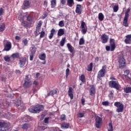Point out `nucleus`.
I'll return each mask as SVG.
<instances>
[{
  "label": "nucleus",
  "instance_id": "nucleus-62",
  "mask_svg": "<svg viewBox=\"0 0 131 131\" xmlns=\"http://www.w3.org/2000/svg\"><path fill=\"white\" fill-rule=\"evenodd\" d=\"M41 128H42V129H46V127L43 126H42Z\"/></svg>",
  "mask_w": 131,
  "mask_h": 131
},
{
  "label": "nucleus",
  "instance_id": "nucleus-42",
  "mask_svg": "<svg viewBox=\"0 0 131 131\" xmlns=\"http://www.w3.org/2000/svg\"><path fill=\"white\" fill-rule=\"evenodd\" d=\"M70 73V70L68 68L66 70V78H68V76L69 75Z\"/></svg>",
  "mask_w": 131,
  "mask_h": 131
},
{
  "label": "nucleus",
  "instance_id": "nucleus-35",
  "mask_svg": "<svg viewBox=\"0 0 131 131\" xmlns=\"http://www.w3.org/2000/svg\"><path fill=\"white\" fill-rule=\"evenodd\" d=\"M129 12H130V9L128 8L125 13V17H129V15L128 14Z\"/></svg>",
  "mask_w": 131,
  "mask_h": 131
},
{
  "label": "nucleus",
  "instance_id": "nucleus-54",
  "mask_svg": "<svg viewBox=\"0 0 131 131\" xmlns=\"http://www.w3.org/2000/svg\"><path fill=\"white\" fill-rule=\"evenodd\" d=\"M4 14V9L1 8H0V16H2Z\"/></svg>",
  "mask_w": 131,
  "mask_h": 131
},
{
  "label": "nucleus",
  "instance_id": "nucleus-26",
  "mask_svg": "<svg viewBox=\"0 0 131 131\" xmlns=\"http://www.w3.org/2000/svg\"><path fill=\"white\" fill-rule=\"evenodd\" d=\"M64 34V30L63 29H60L58 30L57 35L58 36H62Z\"/></svg>",
  "mask_w": 131,
  "mask_h": 131
},
{
  "label": "nucleus",
  "instance_id": "nucleus-27",
  "mask_svg": "<svg viewBox=\"0 0 131 131\" xmlns=\"http://www.w3.org/2000/svg\"><path fill=\"white\" fill-rule=\"evenodd\" d=\"M65 41H66V37H63L60 41V47H64L65 45Z\"/></svg>",
  "mask_w": 131,
  "mask_h": 131
},
{
  "label": "nucleus",
  "instance_id": "nucleus-48",
  "mask_svg": "<svg viewBox=\"0 0 131 131\" xmlns=\"http://www.w3.org/2000/svg\"><path fill=\"white\" fill-rule=\"evenodd\" d=\"M4 60L6 62H10V57H9L8 56L4 57Z\"/></svg>",
  "mask_w": 131,
  "mask_h": 131
},
{
  "label": "nucleus",
  "instance_id": "nucleus-59",
  "mask_svg": "<svg viewBox=\"0 0 131 131\" xmlns=\"http://www.w3.org/2000/svg\"><path fill=\"white\" fill-rule=\"evenodd\" d=\"M61 5H65L66 0H61Z\"/></svg>",
  "mask_w": 131,
  "mask_h": 131
},
{
  "label": "nucleus",
  "instance_id": "nucleus-15",
  "mask_svg": "<svg viewBox=\"0 0 131 131\" xmlns=\"http://www.w3.org/2000/svg\"><path fill=\"white\" fill-rule=\"evenodd\" d=\"M119 62L120 65H122V64H123V66L125 65V59H124V58H123V54H121V56L119 58Z\"/></svg>",
  "mask_w": 131,
  "mask_h": 131
},
{
  "label": "nucleus",
  "instance_id": "nucleus-60",
  "mask_svg": "<svg viewBox=\"0 0 131 131\" xmlns=\"http://www.w3.org/2000/svg\"><path fill=\"white\" fill-rule=\"evenodd\" d=\"M15 39H16L17 40H20V37L16 36H15Z\"/></svg>",
  "mask_w": 131,
  "mask_h": 131
},
{
  "label": "nucleus",
  "instance_id": "nucleus-5",
  "mask_svg": "<svg viewBox=\"0 0 131 131\" xmlns=\"http://www.w3.org/2000/svg\"><path fill=\"white\" fill-rule=\"evenodd\" d=\"M114 106L117 107L116 111L118 113H120L123 112L124 106L123 104L120 103V102H116L114 103Z\"/></svg>",
  "mask_w": 131,
  "mask_h": 131
},
{
  "label": "nucleus",
  "instance_id": "nucleus-16",
  "mask_svg": "<svg viewBox=\"0 0 131 131\" xmlns=\"http://www.w3.org/2000/svg\"><path fill=\"white\" fill-rule=\"evenodd\" d=\"M36 48L34 46V45L32 44L31 45V47L30 48V51L31 52V54H34L36 53Z\"/></svg>",
  "mask_w": 131,
  "mask_h": 131
},
{
  "label": "nucleus",
  "instance_id": "nucleus-43",
  "mask_svg": "<svg viewBox=\"0 0 131 131\" xmlns=\"http://www.w3.org/2000/svg\"><path fill=\"white\" fill-rule=\"evenodd\" d=\"M50 119H51V117H50L46 118L44 119V122H45V123H49V120H50Z\"/></svg>",
  "mask_w": 131,
  "mask_h": 131
},
{
  "label": "nucleus",
  "instance_id": "nucleus-25",
  "mask_svg": "<svg viewBox=\"0 0 131 131\" xmlns=\"http://www.w3.org/2000/svg\"><path fill=\"white\" fill-rule=\"evenodd\" d=\"M6 28V24L5 23H2L0 24V32H3Z\"/></svg>",
  "mask_w": 131,
  "mask_h": 131
},
{
  "label": "nucleus",
  "instance_id": "nucleus-49",
  "mask_svg": "<svg viewBox=\"0 0 131 131\" xmlns=\"http://www.w3.org/2000/svg\"><path fill=\"white\" fill-rule=\"evenodd\" d=\"M60 119L61 120H65V119H66V116L65 115H61Z\"/></svg>",
  "mask_w": 131,
  "mask_h": 131
},
{
  "label": "nucleus",
  "instance_id": "nucleus-2",
  "mask_svg": "<svg viewBox=\"0 0 131 131\" xmlns=\"http://www.w3.org/2000/svg\"><path fill=\"white\" fill-rule=\"evenodd\" d=\"M107 69V67L106 66H103L102 69L98 72L97 75V80L100 81V79L102 78V77H104L105 75H106V70Z\"/></svg>",
  "mask_w": 131,
  "mask_h": 131
},
{
  "label": "nucleus",
  "instance_id": "nucleus-17",
  "mask_svg": "<svg viewBox=\"0 0 131 131\" xmlns=\"http://www.w3.org/2000/svg\"><path fill=\"white\" fill-rule=\"evenodd\" d=\"M128 20V17L126 16H124L123 21V25L125 26V27H128V24L127 21Z\"/></svg>",
  "mask_w": 131,
  "mask_h": 131
},
{
  "label": "nucleus",
  "instance_id": "nucleus-33",
  "mask_svg": "<svg viewBox=\"0 0 131 131\" xmlns=\"http://www.w3.org/2000/svg\"><path fill=\"white\" fill-rule=\"evenodd\" d=\"M88 71L91 72L92 70H93V63H90L89 66H88Z\"/></svg>",
  "mask_w": 131,
  "mask_h": 131
},
{
  "label": "nucleus",
  "instance_id": "nucleus-34",
  "mask_svg": "<svg viewBox=\"0 0 131 131\" xmlns=\"http://www.w3.org/2000/svg\"><path fill=\"white\" fill-rule=\"evenodd\" d=\"M108 131H113V126L112 125V122L110 123L108 125Z\"/></svg>",
  "mask_w": 131,
  "mask_h": 131
},
{
  "label": "nucleus",
  "instance_id": "nucleus-8",
  "mask_svg": "<svg viewBox=\"0 0 131 131\" xmlns=\"http://www.w3.org/2000/svg\"><path fill=\"white\" fill-rule=\"evenodd\" d=\"M81 29L82 34H85L88 32V27L85 23L83 21H81Z\"/></svg>",
  "mask_w": 131,
  "mask_h": 131
},
{
  "label": "nucleus",
  "instance_id": "nucleus-50",
  "mask_svg": "<svg viewBox=\"0 0 131 131\" xmlns=\"http://www.w3.org/2000/svg\"><path fill=\"white\" fill-rule=\"evenodd\" d=\"M34 56V54H33L31 53L30 54V61H33V60Z\"/></svg>",
  "mask_w": 131,
  "mask_h": 131
},
{
  "label": "nucleus",
  "instance_id": "nucleus-47",
  "mask_svg": "<svg viewBox=\"0 0 131 131\" xmlns=\"http://www.w3.org/2000/svg\"><path fill=\"white\" fill-rule=\"evenodd\" d=\"M113 95H114V91H110V94H109V97L110 98H113Z\"/></svg>",
  "mask_w": 131,
  "mask_h": 131
},
{
  "label": "nucleus",
  "instance_id": "nucleus-38",
  "mask_svg": "<svg viewBox=\"0 0 131 131\" xmlns=\"http://www.w3.org/2000/svg\"><path fill=\"white\" fill-rule=\"evenodd\" d=\"M40 34V38H42V37H45V35H46V32L45 31H41L39 33Z\"/></svg>",
  "mask_w": 131,
  "mask_h": 131
},
{
  "label": "nucleus",
  "instance_id": "nucleus-13",
  "mask_svg": "<svg viewBox=\"0 0 131 131\" xmlns=\"http://www.w3.org/2000/svg\"><path fill=\"white\" fill-rule=\"evenodd\" d=\"M68 95L70 97L71 100H73V97L74 95L73 94V89L70 87L68 91Z\"/></svg>",
  "mask_w": 131,
  "mask_h": 131
},
{
  "label": "nucleus",
  "instance_id": "nucleus-19",
  "mask_svg": "<svg viewBox=\"0 0 131 131\" xmlns=\"http://www.w3.org/2000/svg\"><path fill=\"white\" fill-rule=\"evenodd\" d=\"M125 43H130L131 42V35L126 36V39L124 40Z\"/></svg>",
  "mask_w": 131,
  "mask_h": 131
},
{
  "label": "nucleus",
  "instance_id": "nucleus-21",
  "mask_svg": "<svg viewBox=\"0 0 131 131\" xmlns=\"http://www.w3.org/2000/svg\"><path fill=\"white\" fill-rule=\"evenodd\" d=\"M11 58L13 59H18L20 58V53H15L11 55Z\"/></svg>",
  "mask_w": 131,
  "mask_h": 131
},
{
  "label": "nucleus",
  "instance_id": "nucleus-11",
  "mask_svg": "<svg viewBox=\"0 0 131 131\" xmlns=\"http://www.w3.org/2000/svg\"><path fill=\"white\" fill-rule=\"evenodd\" d=\"M82 6L80 4H77L76 7V10L75 12L77 14H79L80 15L81 12H82Z\"/></svg>",
  "mask_w": 131,
  "mask_h": 131
},
{
  "label": "nucleus",
  "instance_id": "nucleus-3",
  "mask_svg": "<svg viewBox=\"0 0 131 131\" xmlns=\"http://www.w3.org/2000/svg\"><path fill=\"white\" fill-rule=\"evenodd\" d=\"M110 43L111 47L109 46H106L105 47V49L107 51H111V52H113V51L115 50V48H116V46H115V42L114 41V39L111 38L110 40Z\"/></svg>",
  "mask_w": 131,
  "mask_h": 131
},
{
  "label": "nucleus",
  "instance_id": "nucleus-6",
  "mask_svg": "<svg viewBox=\"0 0 131 131\" xmlns=\"http://www.w3.org/2000/svg\"><path fill=\"white\" fill-rule=\"evenodd\" d=\"M4 51H6V52H8V51H10V50L12 49V43L9 40H5L4 41Z\"/></svg>",
  "mask_w": 131,
  "mask_h": 131
},
{
  "label": "nucleus",
  "instance_id": "nucleus-45",
  "mask_svg": "<svg viewBox=\"0 0 131 131\" xmlns=\"http://www.w3.org/2000/svg\"><path fill=\"white\" fill-rule=\"evenodd\" d=\"M21 25H23V26H27L28 25V23L26 21L23 20L21 22Z\"/></svg>",
  "mask_w": 131,
  "mask_h": 131
},
{
  "label": "nucleus",
  "instance_id": "nucleus-56",
  "mask_svg": "<svg viewBox=\"0 0 131 131\" xmlns=\"http://www.w3.org/2000/svg\"><path fill=\"white\" fill-rule=\"evenodd\" d=\"M39 29H40V27H36V32L37 33V32H39Z\"/></svg>",
  "mask_w": 131,
  "mask_h": 131
},
{
  "label": "nucleus",
  "instance_id": "nucleus-52",
  "mask_svg": "<svg viewBox=\"0 0 131 131\" xmlns=\"http://www.w3.org/2000/svg\"><path fill=\"white\" fill-rule=\"evenodd\" d=\"M85 102V99L83 98V97H82L81 98V104L82 105H84V103Z\"/></svg>",
  "mask_w": 131,
  "mask_h": 131
},
{
  "label": "nucleus",
  "instance_id": "nucleus-30",
  "mask_svg": "<svg viewBox=\"0 0 131 131\" xmlns=\"http://www.w3.org/2000/svg\"><path fill=\"white\" fill-rule=\"evenodd\" d=\"M68 5L69 7H72L74 5V1L73 0H68Z\"/></svg>",
  "mask_w": 131,
  "mask_h": 131
},
{
  "label": "nucleus",
  "instance_id": "nucleus-39",
  "mask_svg": "<svg viewBox=\"0 0 131 131\" xmlns=\"http://www.w3.org/2000/svg\"><path fill=\"white\" fill-rule=\"evenodd\" d=\"M118 9H119L118 6L115 5L113 7L114 12H115V13H116V12L118 11Z\"/></svg>",
  "mask_w": 131,
  "mask_h": 131
},
{
  "label": "nucleus",
  "instance_id": "nucleus-57",
  "mask_svg": "<svg viewBox=\"0 0 131 131\" xmlns=\"http://www.w3.org/2000/svg\"><path fill=\"white\" fill-rule=\"evenodd\" d=\"M33 84L35 85H38V82L37 81H34Z\"/></svg>",
  "mask_w": 131,
  "mask_h": 131
},
{
  "label": "nucleus",
  "instance_id": "nucleus-36",
  "mask_svg": "<svg viewBox=\"0 0 131 131\" xmlns=\"http://www.w3.org/2000/svg\"><path fill=\"white\" fill-rule=\"evenodd\" d=\"M24 6L25 7H29V0H25L24 3Z\"/></svg>",
  "mask_w": 131,
  "mask_h": 131
},
{
  "label": "nucleus",
  "instance_id": "nucleus-29",
  "mask_svg": "<svg viewBox=\"0 0 131 131\" xmlns=\"http://www.w3.org/2000/svg\"><path fill=\"white\" fill-rule=\"evenodd\" d=\"M98 19L99 21H103L104 20V15L102 13H99L98 14Z\"/></svg>",
  "mask_w": 131,
  "mask_h": 131
},
{
  "label": "nucleus",
  "instance_id": "nucleus-10",
  "mask_svg": "<svg viewBox=\"0 0 131 131\" xmlns=\"http://www.w3.org/2000/svg\"><path fill=\"white\" fill-rule=\"evenodd\" d=\"M101 39L102 43H107L108 39H109V36L105 34H103L101 36Z\"/></svg>",
  "mask_w": 131,
  "mask_h": 131
},
{
  "label": "nucleus",
  "instance_id": "nucleus-7",
  "mask_svg": "<svg viewBox=\"0 0 131 131\" xmlns=\"http://www.w3.org/2000/svg\"><path fill=\"white\" fill-rule=\"evenodd\" d=\"M31 84H32L31 80L29 79V77H28V75L26 76L25 79V83L23 84L25 88H29V86H30Z\"/></svg>",
  "mask_w": 131,
  "mask_h": 131
},
{
  "label": "nucleus",
  "instance_id": "nucleus-28",
  "mask_svg": "<svg viewBox=\"0 0 131 131\" xmlns=\"http://www.w3.org/2000/svg\"><path fill=\"white\" fill-rule=\"evenodd\" d=\"M124 91L126 94H129L131 93V87H126L124 89Z\"/></svg>",
  "mask_w": 131,
  "mask_h": 131
},
{
  "label": "nucleus",
  "instance_id": "nucleus-32",
  "mask_svg": "<svg viewBox=\"0 0 131 131\" xmlns=\"http://www.w3.org/2000/svg\"><path fill=\"white\" fill-rule=\"evenodd\" d=\"M85 42L84 39L83 38H81L79 41V46H82Z\"/></svg>",
  "mask_w": 131,
  "mask_h": 131
},
{
  "label": "nucleus",
  "instance_id": "nucleus-61",
  "mask_svg": "<svg viewBox=\"0 0 131 131\" xmlns=\"http://www.w3.org/2000/svg\"><path fill=\"white\" fill-rule=\"evenodd\" d=\"M39 75H40V74L38 73H36V77L37 78H38V76H39Z\"/></svg>",
  "mask_w": 131,
  "mask_h": 131
},
{
  "label": "nucleus",
  "instance_id": "nucleus-44",
  "mask_svg": "<svg viewBox=\"0 0 131 131\" xmlns=\"http://www.w3.org/2000/svg\"><path fill=\"white\" fill-rule=\"evenodd\" d=\"M28 127H29V125H28V124H25L23 126V129H27Z\"/></svg>",
  "mask_w": 131,
  "mask_h": 131
},
{
  "label": "nucleus",
  "instance_id": "nucleus-41",
  "mask_svg": "<svg viewBox=\"0 0 131 131\" xmlns=\"http://www.w3.org/2000/svg\"><path fill=\"white\" fill-rule=\"evenodd\" d=\"M23 42L24 46H27V45H28V40H27L26 38L24 39L23 40Z\"/></svg>",
  "mask_w": 131,
  "mask_h": 131
},
{
  "label": "nucleus",
  "instance_id": "nucleus-20",
  "mask_svg": "<svg viewBox=\"0 0 131 131\" xmlns=\"http://www.w3.org/2000/svg\"><path fill=\"white\" fill-rule=\"evenodd\" d=\"M46 57L47 56L46 55L45 53L41 54L38 56L39 59H40V60H41L42 61H46Z\"/></svg>",
  "mask_w": 131,
  "mask_h": 131
},
{
  "label": "nucleus",
  "instance_id": "nucleus-64",
  "mask_svg": "<svg viewBox=\"0 0 131 131\" xmlns=\"http://www.w3.org/2000/svg\"><path fill=\"white\" fill-rule=\"evenodd\" d=\"M44 5H48V2H47L46 1L44 2Z\"/></svg>",
  "mask_w": 131,
  "mask_h": 131
},
{
  "label": "nucleus",
  "instance_id": "nucleus-22",
  "mask_svg": "<svg viewBox=\"0 0 131 131\" xmlns=\"http://www.w3.org/2000/svg\"><path fill=\"white\" fill-rule=\"evenodd\" d=\"M55 32H56V30H55L54 29H52L51 30V33L49 36V38L50 39H52L53 38V37L54 36V34H55Z\"/></svg>",
  "mask_w": 131,
  "mask_h": 131
},
{
  "label": "nucleus",
  "instance_id": "nucleus-9",
  "mask_svg": "<svg viewBox=\"0 0 131 131\" xmlns=\"http://www.w3.org/2000/svg\"><path fill=\"white\" fill-rule=\"evenodd\" d=\"M101 123H102V118L99 116L96 118V126L97 128L101 127Z\"/></svg>",
  "mask_w": 131,
  "mask_h": 131
},
{
  "label": "nucleus",
  "instance_id": "nucleus-63",
  "mask_svg": "<svg viewBox=\"0 0 131 131\" xmlns=\"http://www.w3.org/2000/svg\"><path fill=\"white\" fill-rule=\"evenodd\" d=\"M43 61L42 62V64H43V65H45L46 64V60H43Z\"/></svg>",
  "mask_w": 131,
  "mask_h": 131
},
{
  "label": "nucleus",
  "instance_id": "nucleus-24",
  "mask_svg": "<svg viewBox=\"0 0 131 131\" xmlns=\"http://www.w3.org/2000/svg\"><path fill=\"white\" fill-rule=\"evenodd\" d=\"M56 5H57L56 0H51V8L52 9H54V8H55V7H56Z\"/></svg>",
  "mask_w": 131,
  "mask_h": 131
},
{
  "label": "nucleus",
  "instance_id": "nucleus-46",
  "mask_svg": "<svg viewBox=\"0 0 131 131\" xmlns=\"http://www.w3.org/2000/svg\"><path fill=\"white\" fill-rule=\"evenodd\" d=\"M102 104L103 106H109V102L108 101H103Z\"/></svg>",
  "mask_w": 131,
  "mask_h": 131
},
{
  "label": "nucleus",
  "instance_id": "nucleus-1",
  "mask_svg": "<svg viewBox=\"0 0 131 131\" xmlns=\"http://www.w3.org/2000/svg\"><path fill=\"white\" fill-rule=\"evenodd\" d=\"M43 109V106L42 105H33L29 108V111L31 113H39Z\"/></svg>",
  "mask_w": 131,
  "mask_h": 131
},
{
  "label": "nucleus",
  "instance_id": "nucleus-51",
  "mask_svg": "<svg viewBox=\"0 0 131 131\" xmlns=\"http://www.w3.org/2000/svg\"><path fill=\"white\" fill-rule=\"evenodd\" d=\"M110 79H111V81H115L116 80H117V79L116 78H115V77L112 76L110 78Z\"/></svg>",
  "mask_w": 131,
  "mask_h": 131
},
{
  "label": "nucleus",
  "instance_id": "nucleus-14",
  "mask_svg": "<svg viewBox=\"0 0 131 131\" xmlns=\"http://www.w3.org/2000/svg\"><path fill=\"white\" fill-rule=\"evenodd\" d=\"M26 64V58L22 57L19 60V65L20 67H23Z\"/></svg>",
  "mask_w": 131,
  "mask_h": 131
},
{
  "label": "nucleus",
  "instance_id": "nucleus-12",
  "mask_svg": "<svg viewBox=\"0 0 131 131\" xmlns=\"http://www.w3.org/2000/svg\"><path fill=\"white\" fill-rule=\"evenodd\" d=\"M89 91L91 96H94L96 94V88L93 85H91L89 87Z\"/></svg>",
  "mask_w": 131,
  "mask_h": 131
},
{
  "label": "nucleus",
  "instance_id": "nucleus-53",
  "mask_svg": "<svg viewBox=\"0 0 131 131\" xmlns=\"http://www.w3.org/2000/svg\"><path fill=\"white\" fill-rule=\"evenodd\" d=\"M27 20L28 21H29V22H32V17L28 16L27 17Z\"/></svg>",
  "mask_w": 131,
  "mask_h": 131
},
{
  "label": "nucleus",
  "instance_id": "nucleus-40",
  "mask_svg": "<svg viewBox=\"0 0 131 131\" xmlns=\"http://www.w3.org/2000/svg\"><path fill=\"white\" fill-rule=\"evenodd\" d=\"M58 25L60 27H64V20H61L59 22Z\"/></svg>",
  "mask_w": 131,
  "mask_h": 131
},
{
  "label": "nucleus",
  "instance_id": "nucleus-4",
  "mask_svg": "<svg viewBox=\"0 0 131 131\" xmlns=\"http://www.w3.org/2000/svg\"><path fill=\"white\" fill-rule=\"evenodd\" d=\"M108 85L110 88L113 89H116L117 91H119V89H120V85L119 84V82L118 81H110L108 83Z\"/></svg>",
  "mask_w": 131,
  "mask_h": 131
},
{
  "label": "nucleus",
  "instance_id": "nucleus-23",
  "mask_svg": "<svg viewBox=\"0 0 131 131\" xmlns=\"http://www.w3.org/2000/svg\"><path fill=\"white\" fill-rule=\"evenodd\" d=\"M70 124L68 123H63L61 124V128H69Z\"/></svg>",
  "mask_w": 131,
  "mask_h": 131
},
{
  "label": "nucleus",
  "instance_id": "nucleus-55",
  "mask_svg": "<svg viewBox=\"0 0 131 131\" xmlns=\"http://www.w3.org/2000/svg\"><path fill=\"white\" fill-rule=\"evenodd\" d=\"M42 24V23L41 21H39L38 23V25L37 26V27H41V25Z\"/></svg>",
  "mask_w": 131,
  "mask_h": 131
},
{
  "label": "nucleus",
  "instance_id": "nucleus-58",
  "mask_svg": "<svg viewBox=\"0 0 131 131\" xmlns=\"http://www.w3.org/2000/svg\"><path fill=\"white\" fill-rule=\"evenodd\" d=\"M98 61H99V57H96L95 58V62H96V63H97V62Z\"/></svg>",
  "mask_w": 131,
  "mask_h": 131
},
{
  "label": "nucleus",
  "instance_id": "nucleus-31",
  "mask_svg": "<svg viewBox=\"0 0 131 131\" xmlns=\"http://www.w3.org/2000/svg\"><path fill=\"white\" fill-rule=\"evenodd\" d=\"M79 79L82 82H85V77L84 75H81V76L79 77Z\"/></svg>",
  "mask_w": 131,
  "mask_h": 131
},
{
  "label": "nucleus",
  "instance_id": "nucleus-37",
  "mask_svg": "<svg viewBox=\"0 0 131 131\" xmlns=\"http://www.w3.org/2000/svg\"><path fill=\"white\" fill-rule=\"evenodd\" d=\"M78 117L79 118H82V117H84V113H79L77 115Z\"/></svg>",
  "mask_w": 131,
  "mask_h": 131
},
{
  "label": "nucleus",
  "instance_id": "nucleus-18",
  "mask_svg": "<svg viewBox=\"0 0 131 131\" xmlns=\"http://www.w3.org/2000/svg\"><path fill=\"white\" fill-rule=\"evenodd\" d=\"M67 48L71 54L74 52V48H73V47H72V46H71L70 43L67 44Z\"/></svg>",
  "mask_w": 131,
  "mask_h": 131
}]
</instances>
